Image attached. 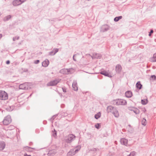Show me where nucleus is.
<instances>
[{
    "instance_id": "nucleus-6",
    "label": "nucleus",
    "mask_w": 156,
    "mask_h": 156,
    "mask_svg": "<svg viewBox=\"0 0 156 156\" xmlns=\"http://www.w3.org/2000/svg\"><path fill=\"white\" fill-rule=\"evenodd\" d=\"M26 0H14L12 2L14 6H17L20 5L24 2Z\"/></svg>"
},
{
    "instance_id": "nucleus-55",
    "label": "nucleus",
    "mask_w": 156,
    "mask_h": 156,
    "mask_svg": "<svg viewBox=\"0 0 156 156\" xmlns=\"http://www.w3.org/2000/svg\"><path fill=\"white\" fill-rule=\"evenodd\" d=\"M67 115V114H66L65 115V116H66Z\"/></svg>"
},
{
    "instance_id": "nucleus-57",
    "label": "nucleus",
    "mask_w": 156,
    "mask_h": 156,
    "mask_svg": "<svg viewBox=\"0 0 156 156\" xmlns=\"http://www.w3.org/2000/svg\"><path fill=\"white\" fill-rule=\"evenodd\" d=\"M153 68H154H154H155V67H154V66H153Z\"/></svg>"
},
{
    "instance_id": "nucleus-27",
    "label": "nucleus",
    "mask_w": 156,
    "mask_h": 156,
    "mask_svg": "<svg viewBox=\"0 0 156 156\" xmlns=\"http://www.w3.org/2000/svg\"><path fill=\"white\" fill-rule=\"evenodd\" d=\"M122 16H119L115 17L114 19V21L117 22L118 21L122 19Z\"/></svg>"
},
{
    "instance_id": "nucleus-42",
    "label": "nucleus",
    "mask_w": 156,
    "mask_h": 156,
    "mask_svg": "<svg viewBox=\"0 0 156 156\" xmlns=\"http://www.w3.org/2000/svg\"><path fill=\"white\" fill-rule=\"evenodd\" d=\"M96 58H100L101 56L99 54H96Z\"/></svg>"
},
{
    "instance_id": "nucleus-58",
    "label": "nucleus",
    "mask_w": 156,
    "mask_h": 156,
    "mask_svg": "<svg viewBox=\"0 0 156 156\" xmlns=\"http://www.w3.org/2000/svg\"><path fill=\"white\" fill-rule=\"evenodd\" d=\"M153 68H154H154H155V67H154V66H153Z\"/></svg>"
},
{
    "instance_id": "nucleus-26",
    "label": "nucleus",
    "mask_w": 156,
    "mask_h": 156,
    "mask_svg": "<svg viewBox=\"0 0 156 156\" xmlns=\"http://www.w3.org/2000/svg\"><path fill=\"white\" fill-rule=\"evenodd\" d=\"M12 16L10 15H9L6 16H5L4 19L3 20L4 21H6L9 20L11 18Z\"/></svg>"
},
{
    "instance_id": "nucleus-13",
    "label": "nucleus",
    "mask_w": 156,
    "mask_h": 156,
    "mask_svg": "<svg viewBox=\"0 0 156 156\" xmlns=\"http://www.w3.org/2000/svg\"><path fill=\"white\" fill-rule=\"evenodd\" d=\"M122 69L121 65L118 64L116 66L115 70L117 73H119L121 71Z\"/></svg>"
},
{
    "instance_id": "nucleus-3",
    "label": "nucleus",
    "mask_w": 156,
    "mask_h": 156,
    "mask_svg": "<svg viewBox=\"0 0 156 156\" xmlns=\"http://www.w3.org/2000/svg\"><path fill=\"white\" fill-rule=\"evenodd\" d=\"M59 79H55L48 83L47 85V86H56L60 81Z\"/></svg>"
},
{
    "instance_id": "nucleus-31",
    "label": "nucleus",
    "mask_w": 156,
    "mask_h": 156,
    "mask_svg": "<svg viewBox=\"0 0 156 156\" xmlns=\"http://www.w3.org/2000/svg\"><path fill=\"white\" fill-rule=\"evenodd\" d=\"M141 124L142 125L145 126L147 124V121L146 119L143 118L141 121Z\"/></svg>"
},
{
    "instance_id": "nucleus-32",
    "label": "nucleus",
    "mask_w": 156,
    "mask_h": 156,
    "mask_svg": "<svg viewBox=\"0 0 156 156\" xmlns=\"http://www.w3.org/2000/svg\"><path fill=\"white\" fill-rule=\"evenodd\" d=\"M151 62H156V53L154 54L153 58L151 59Z\"/></svg>"
},
{
    "instance_id": "nucleus-46",
    "label": "nucleus",
    "mask_w": 156,
    "mask_h": 156,
    "mask_svg": "<svg viewBox=\"0 0 156 156\" xmlns=\"http://www.w3.org/2000/svg\"><path fill=\"white\" fill-rule=\"evenodd\" d=\"M10 63V61L9 60H8L6 62V64L7 65H9Z\"/></svg>"
},
{
    "instance_id": "nucleus-50",
    "label": "nucleus",
    "mask_w": 156,
    "mask_h": 156,
    "mask_svg": "<svg viewBox=\"0 0 156 156\" xmlns=\"http://www.w3.org/2000/svg\"><path fill=\"white\" fill-rule=\"evenodd\" d=\"M76 147L77 149H79L80 150L81 148V146H77Z\"/></svg>"
},
{
    "instance_id": "nucleus-52",
    "label": "nucleus",
    "mask_w": 156,
    "mask_h": 156,
    "mask_svg": "<svg viewBox=\"0 0 156 156\" xmlns=\"http://www.w3.org/2000/svg\"><path fill=\"white\" fill-rule=\"evenodd\" d=\"M33 144V143L32 142H30L29 143V145L31 146Z\"/></svg>"
},
{
    "instance_id": "nucleus-30",
    "label": "nucleus",
    "mask_w": 156,
    "mask_h": 156,
    "mask_svg": "<svg viewBox=\"0 0 156 156\" xmlns=\"http://www.w3.org/2000/svg\"><path fill=\"white\" fill-rule=\"evenodd\" d=\"M14 108V106H11L6 108V109L8 111L10 112L12 111Z\"/></svg>"
},
{
    "instance_id": "nucleus-60",
    "label": "nucleus",
    "mask_w": 156,
    "mask_h": 156,
    "mask_svg": "<svg viewBox=\"0 0 156 156\" xmlns=\"http://www.w3.org/2000/svg\"><path fill=\"white\" fill-rule=\"evenodd\" d=\"M129 126H130V125H129Z\"/></svg>"
},
{
    "instance_id": "nucleus-28",
    "label": "nucleus",
    "mask_w": 156,
    "mask_h": 156,
    "mask_svg": "<svg viewBox=\"0 0 156 156\" xmlns=\"http://www.w3.org/2000/svg\"><path fill=\"white\" fill-rule=\"evenodd\" d=\"M141 103L143 105H146L148 103V100L147 99H142L141 100Z\"/></svg>"
},
{
    "instance_id": "nucleus-9",
    "label": "nucleus",
    "mask_w": 156,
    "mask_h": 156,
    "mask_svg": "<svg viewBox=\"0 0 156 156\" xmlns=\"http://www.w3.org/2000/svg\"><path fill=\"white\" fill-rule=\"evenodd\" d=\"M101 74H102L106 76L109 77V78H111L112 77V76L111 74L108 72L102 69L101 71L100 72Z\"/></svg>"
},
{
    "instance_id": "nucleus-38",
    "label": "nucleus",
    "mask_w": 156,
    "mask_h": 156,
    "mask_svg": "<svg viewBox=\"0 0 156 156\" xmlns=\"http://www.w3.org/2000/svg\"><path fill=\"white\" fill-rule=\"evenodd\" d=\"M151 78L153 80L156 79V76L155 75H152L151 76Z\"/></svg>"
},
{
    "instance_id": "nucleus-5",
    "label": "nucleus",
    "mask_w": 156,
    "mask_h": 156,
    "mask_svg": "<svg viewBox=\"0 0 156 156\" xmlns=\"http://www.w3.org/2000/svg\"><path fill=\"white\" fill-rule=\"evenodd\" d=\"M76 137L73 134H70L65 139V142L67 143H71L73 140V138Z\"/></svg>"
},
{
    "instance_id": "nucleus-21",
    "label": "nucleus",
    "mask_w": 156,
    "mask_h": 156,
    "mask_svg": "<svg viewBox=\"0 0 156 156\" xmlns=\"http://www.w3.org/2000/svg\"><path fill=\"white\" fill-rule=\"evenodd\" d=\"M25 150L28 152H32L33 151L31 150L33 149L34 150H35V148H34L28 146L25 147Z\"/></svg>"
},
{
    "instance_id": "nucleus-2",
    "label": "nucleus",
    "mask_w": 156,
    "mask_h": 156,
    "mask_svg": "<svg viewBox=\"0 0 156 156\" xmlns=\"http://www.w3.org/2000/svg\"><path fill=\"white\" fill-rule=\"evenodd\" d=\"M8 98V94L4 91H0V100H5Z\"/></svg>"
},
{
    "instance_id": "nucleus-59",
    "label": "nucleus",
    "mask_w": 156,
    "mask_h": 156,
    "mask_svg": "<svg viewBox=\"0 0 156 156\" xmlns=\"http://www.w3.org/2000/svg\"><path fill=\"white\" fill-rule=\"evenodd\" d=\"M14 127V126H12V128H13Z\"/></svg>"
},
{
    "instance_id": "nucleus-35",
    "label": "nucleus",
    "mask_w": 156,
    "mask_h": 156,
    "mask_svg": "<svg viewBox=\"0 0 156 156\" xmlns=\"http://www.w3.org/2000/svg\"><path fill=\"white\" fill-rule=\"evenodd\" d=\"M87 136H88V138L89 139H90L92 138L91 134L90 133H87Z\"/></svg>"
},
{
    "instance_id": "nucleus-4",
    "label": "nucleus",
    "mask_w": 156,
    "mask_h": 156,
    "mask_svg": "<svg viewBox=\"0 0 156 156\" xmlns=\"http://www.w3.org/2000/svg\"><path fill=\"white\" fill-rule=\"evenodd\" d=\"M11 116L10 115H8L5 117L3 120V122L4 125H7L10 123L11 122Z\"/></svg>"
},
{
    "instance_id": "nucleus-54",
    "label": "nucleus",
    "mask_w": 156,
    "mask_h": 156,
    "mask_svg": "<svg viewBox=\"0 0 156 156\" xmlns=\"http://www.w3.org/2000/svg\"><path fill=\"white\" fill-rule=\"evenodd\" d=\"M127 156H131V155L130 154H130H129L128 155H127Z\"/></svg>"
},
{
    "instance_id": "nucleus-41",
    "label": "nucleus",
    "mask_w": 156,
    "mask_h": 156,
    "mask_svg": "<svg viewBox=\"0 0 156 156\" xmlns=\"http://www.w3.org/2000/svg\"><path fill=\"white\" fill-rule=\"evenodd\" d=\"M97 150H99V149L95 148H93L92 149H91L90 150L92 151H97Z\"/></svg>"
},
{
    "instance_id": "nucleus-37",
    "label": "nucleus",
    "mask_w": 156,
    "mask_h": 156,
    "mask_svg": "<svg viewBox=\"0 0 156 156\" xmlns=\"http://www.w3.org/2000/svg\"><path fill=\"white\" fill-rule=\"evenodd\" d=\"M20 37L19 36L18 37H13V41H15L16 40H18L19 39Z\"/></svg>"
},
{
    "instance_id": "nucleus-15",
    "label": "nucleus",
    "mask_w": 156,
    "mask_h": 156,
    "mask_svg": "<svg viewBox=\"0 0 156 156\" xmlns=\"http://www.w3.org/2000/svg\"><path fill=\"white\" fill-rule=\"evenodd\" d=\"M113 112L112 113L113 114L114 116L116 118H118L119 116V114L116 107Z\"/></svg>"
},
{
    "instance_id": "nucleus-51",
    "label": "nucleus",
    "mask_w": 156,
    "mask_h": 156,
    "mask_svg": "<svg viewBox=\"0 0 156 156\" xmlns=\"http://www.w3.org/2000/svg\"><path fill=\"white\" fill-rule=\"evenodd\" d=\"M24 156H31L30 155H28L27 154L25 153L24 154Z\"/></svg>"
},
{
    "instance_id": "nucleus-18",
    "label": "nucleus",
    "mask_w": 156,
    "mask_h": 156,
    "mask_svg": "<svg viewBox=\"0 0 156 156\" xmlns=\"http://www.w3.org/2000/svg\"><path fill=\"white\" fill-rule=\"evenodd\" d=\"M5 144L3 141L0 142V150H3L5 147Z\"/></svg>"
},
{
    "instance_id": "nucleus-11",
    "label": "nucleus",
    "mask_w": 156,
    "mask_h": 156,
    "mask_svg": "<svg viewBox=\"0 0 156 156\" xmlns=\"http://www.w3.org/2000/svg\"><path fill=\"white\" fill-rule=\"evenodd\" d=\"M57 152L56 150L52 149L49 151L48 152L47 154L48 156H53Z\"/></svg>"
},
{
    "instance_id": "nucleus-17",
    "label": "nucleus",
    "mask_w": 156,
    "mask_h": 156,
    "mask_svg": "<svg viewBox=\"0 0 156 156\" xmlns=\"http://www.w3.org/2000/svg\"><path fill=\"white\" fill-rule=\"evenodd\" d=\"M120 142L122 144L126 145L127 144L128 140L127 139L123 138L121 139Z\"/></svg>"
},
{
    "instance_id": "nucleus-56",
    "label": "nucleus",
    "mask_w": 156,
    "mask_h": 156,
    "mask_svg": "<svg viewBox=\"0 0 156 156\" xmlns=\"http://www.w3.org/2000/svg\"><path fill=\"white\" fill-rule=\"evenodd\" d=\"M32 94H30V96H31Z\"/></svg>"
},
{
    "instance_id": "nucleus-40",
    "label": "nucleus",
    "mask_w": 156,
    "mask_h": 156,
    "mask_svg": "<svg viewBox=\"0 0 156 156\" xmlns=\"http://www.w3.org/2000/svg\"><path fill=\"white\" fill-rule=\"evenodd\" d=\"M40 62V61L39 60H37L34 61V63L35 64H38Z\"/></svg>"
},
{
    "instance_id": "nucleus-34",
    "label": "nucleus",
    "mask_w": 156,
    "mask_h": 156,
    "mask_svg": "<svg viewBox=\"0 0 156 156\" xmlns=\"http://www.w3.org/2000/svg\"><path fill=\"white\" fill-rule=\"evenodd\" d=\"M58 115V114H56L55 115H53L51 117V118L49 119V120H50V121H52V120H54L55 119V117H56Z\"/></svg>"
},
{
    "instance_id": "nucleus-48",
    "label": "nucleus",
    "mask_w": 156,
    "mask_h": 156,
    "mask_svg": "<svg viewBox=\"0 0 156 156\" xmlns=\"http://www.w3.org/2000/svg\"><path fill=\"white\" fill-rule=\"evenodd\" d=\"M142 111L144 112L145 113L146 111V108H142Z\"/></svg>"
},
{
    "instance_id": "nucleus-14",
    "label": "nucleus",
    "mask_w": 156,
    "mask_h": 156,
    "mask_svg": "<svg viewBox=\"0 0 156 156\" xmlns=\"http://www.w3.org/2000/svg\"><path fill=\"white\" fill-rule=\"evenodd\" d=\"M125 96L128 98H131L133 96L132 93L130 90H128L125 92Z\"/></svg>"
},
{
    "instance_id": "nucleus-7",
    "label": "nucleus",
    "mask_w": 156,
    "mask_h": 156,
    "mask_svg": "<svg viewBox=\"0 0 156 156\" xmlns=\"http://www.w3.org/2000/svg\"><path fill=\"white\" fill-rule=\"evenodd\" d=\"M110 27L107 25H104L102 26L100 29V32H105L109 30Z\"/></svg>"
},
{
    "instance_id": "nucleus-23",
    "label": "nucleus",
    "mask_w": 156,
    "mask_h": 156,
    "mask_svg": "<svg viewBox=\"0 0 156 156\" xmlns=\"http://www.w3.org/2000/svg\"><path fill=\"white\" fill-rule=\"evenodd\" d=\"M72 87L74 90L77 91L78 90V87L77 86L76 83L73 82V83Z\"/></svg>"
},
{
    "instance_id": "nucleus-43",
    "label": "nucleus",
    "mask_w": 156,
    "mask_h": 156,
    "mask_svg": "<svg viewBox=\"0 0 156 156\" xmlns=\"http://www.w3.org/2000/svg\"><path fill=\"white\" fill-rule=\"evenodd\" d=\"M62 88L63 92L64 93H66V88H65V87H62Z\"/></svg>"
},
{
    "instance_id": "nucleus-20",
    "label": "nucleus",
    "mask_w": 156,
    "mask_h": 156,
    "mask_svg": "<svg viewBox=\"0 0 156 156\" xmlns=\"http://www.w3.org/2000/svg\"><path fill=\"white\" fill-rule=\"evenodd\" d=\"M136 87L137 89L140 90L142 87V85L141 84L140 81H139L137 82L136 85Z\"/></svg>"
},
{
    "instance_id": "nucleus-24",
    "label": "nucleus",
    "mask_w": 156,
    "mask_h": 156,
    "mask_svg": "<svg viewBox=\"0 0 156 156\" xmlns=\"http://www.w3.org/2000/svg\"><path fill=\"white\" fill-rule=\"evenodd\" d=\"M59 73L62 74H67V72L66 69H63L60 70Z\"/></svg>"
},
{
    "instance_id": "nucleus-44",
    "label": "nucleus",
    "mask_w": 156,
    "mask_h": 156,
    "mask_svg": "<svg viewBox=\"0 0 156 156\" xmlns=\"http://www.w3.org/2000/svg\"><path fill=\"white\" fill-rule=\"evenodd\" d=\"M79 151V149H75L74 150V153H75V154L76 153H77Z\"/></svg>"
},
{
    "instance_id": "nucleus-47",
    "label": "nucleus",
    "mask_w": 156,
    "mask_h": 156,
    "mask_svg": "<svg viewBox=\"0 0 156 156\" xmlns=\"http://www.w3.org/2000/svg\"><path fill=\"white\" fill-rule=\"evenodd\" d=\"M66 69V70H67V73H69L70 72V70L71 69Z\"/></svg>"
},
{
    "instance_id": "nucleus-1",
    "label": "nucleus",
    "mask_w": 156,
    "mask_h": 156,
    "mask_svg": "<svg viewBox=\"0 0 156 156\" xmlns=\"http://www.w3.org/2000/svg\"><path fill=\"white\" fill-rule=\"evenodd\" d=\"M113 101V104L117 105H126L127 104L126 101L122 99H117L114 100Z\"/></svg>"
},
{
    "instance_id": "nucleus-33",
    "label": "nucleus",
    "mask_w": 156,
    "mask_h": 156,
    "mask_svg": "<svg viewBox=\"0 0 156 156\" xmlns=\"http://www.w3.org/2000/svg\"><path fill=\"white\" fill-rule=\"evenodd\" d=\"M101 126V124L98 123H97L95 125V127L98 129H99L100 128Z\"/></svg>"
},
{
    "instance_id": "nucleus-49",
    "label": "nucleus",
    "mask_w": 156,
    "mask_h": 156,
    "mask_svg": "<svg viewBox=\"0 0 156 156\" xmlns=\"http://www.w3.org/2000/svg\"><path fill=\"white\" fill-rule=\"evenodd\" d=\"M65 105L64 104H62L61 105V108H64L65 107Z\"/></svg>"
},
{
    "instance_id": "nucleus-29",
    "label": "nucleus",
    "mask_w": 156,
    "mask_h": 156,
    "mask_svg": "<svg viewBox=\"0 0 156 156\" xmlns=\"http://www.w3.org/2000/svg\"><path fill=\"white\" fill-rule=\"evenodd\" d=\"M101 115L100 112H99L94 115V118L97 119L99 118Z\"/></svg>"
},
{
    "instance_id": "nucleus-22",
    "label": "nucleus",
    "mask_w": 156,
    "mask_h": 156,
    "mask_svg": "<svg viewBox=\"0 0 156 156\" xmlns=\"http://www.w3.org/2000/svg\"><path fill=\"white\" fill-rule=\"evenodd\" d=\"M19 88L20 89L23 90H26L27 88L26 86V85L25 83H23L20 84L19 86Z\"/></svg>"
},
{
    "instance_id": "nucleus-39",
    "label": "nucleus",
    "mask_w": 156,
    "mask_h": 156,
    "mask_svg": "<svg viewBox=\"0 0 156 156\" xmlns=\"http://www.w3.org/2000/svg\"><path fill=\"white\" fill-rule=\"evenodd\" d=\"M130 154L131 156H134L136 154V152L134 151H133L131 152Z\"/></svg>"
},
{
    "instance_id": "nucleus-16",
    "label": "nucleus",
    "mask_w": 156,
    "mask_h": 156,
    "mask_svg": "<svg viewBox=\"0 0 156 156\" xmlns=\"http://www.w3.org/2000/svg\"><path fill=\"white\" fill-rule=\"evenodd\" d=\"M49 63V61L48 59H46L42 62V66L44 67H47Z\"/></svg>"
},
{
    "instance_id": "nucleus-25",
    "label": "nucleus",
    "mask_w": 156,
    "mask_h": 156,
    "mask_svg": "<svg viewBox=\"0 0 156 156\" xmlns=\"http://www.w3.org/2000/svg\"><path fill=\"white\" fill-rule=\"evenodd\" d=\"M51 135L54 138H56L57 136V131L55 129H54L52 131Z\"/></svg>"
},
{
    "instance_id": "nucleus-12",
    "label": "nucleus",
    "mask_w": 156,
    "mask_h": 156,
    "mask_svg": "<svg viewBox=\"0 0 156 156\" xmlns=\"http://www.w3.org/2000/svg\"><path fill=\"white\" fill-rule=\"evenodd\" d=\"M58 48H54L52 51L49 52L48 55L51 56L54 55L58 51Z\"/></svg>"
},
{
    "instance_id": "nucleus-8",
    "label": "nucleus",
    "mask_w": 156,
    "mask_h": 156,
    "mask_svg": "<svg viewBox=\"0 0 156 156\" xmlns=\"http://www.w3.org/2000/svg\"><path fill=\"white\" fill-rule=\"evenodd\" d=\"M129 110L133 111L136 114H139L140 113V110L134 107H129L128 108Z\"/></svg>"
},
{
    "instance_id": "nucleus-36",
    "label": "nucleus",
    "mask_w": 156,
    "mask_h": 156,
    "mask_svg": "<svg viewBox=\"0 0 156 156\" xmlns=\"http://www.w3.org/2000/svg\"><path fill=\"white\" fill-rule=\"evenodd\" d=\"M154 32V31L153 29H151L150 30V31L149 32L148 35L149 37H151V35L152 34H153Z\"/></svg>"
},
{
    "instance_id": "nucleus-10",
    "label": "nucleus",
    "mask_w": 156,
    "mask_h": 156,
    "mask_svg": "<svg viewBox=\"0 0 156 156\" xmlns=\"http://www.w3.org/2000/svg\"><path fill=\"white\" fill-rule=\"evenodd\" d=\"M116 108L112 105L108 106L107 107V111L108 113L109 112L112 113L114 109Z\"/></svg>"
},
{
    "instance_id": "nucleus-45",
    "label": "nucleus",
    "mask_w": 156,
    "mask_h": 156,
    "mask_svg": "<svg viewBox=\"0 0 156 156\" xmlns=\"http://www.w3.org/2000/svg\"><path fill=\"white\" fill-rule=\"evenodd\" d=\"M78 54V53H77L76 54H74L73 55V60L74 61H76V59L75 58H74V57L76 56V55H77Z\"/></svg>"
},
{
    "instance_id": "nucleus-53",
    "label": "nucleus",
    "mask_w": 156,
    "mask_h": 156,
    "mask_svg": "<svg viewBox=\"0 0 156 156\" xmlns=\"http://www.w3.org/2000/svg\"><path fill=\"white\" fill-rule=\"evenodd\" d=\"M59 95H60V96L61 97H62V94H61V93H59Z\"/></svg>"
},
{
    "instance_id": "nucleus-19",
    "label": "nucleus",
    "mask_w": 156,
    "mask_h": 156,
    "mask_svg": "<svg viewBox=\"0 0 156 156\" xmlns=\"http://www.w3.org/2000/svg\"><path fill=\"white\" fill-rule=\"evenodd\" d=\"M74 148L71 149L70 151L68 152L67 154V156H72L75 154L74 153Z\"/></svg>"
}]
</instances>
